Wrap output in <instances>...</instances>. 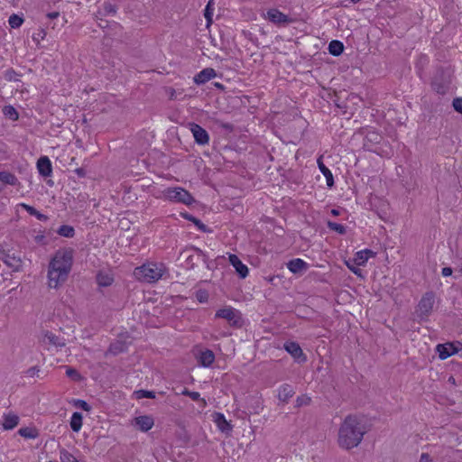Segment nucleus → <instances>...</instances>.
Wrapping results in <instances>:
<instances>
[{"instance_id": "f257e3e1", "label": "nucleus", "mask_w": 462, "mask_h": 462, "mask_svg": "<svg viewBox=\"0 0 462 462\" xmlns=\"http://www.w3.org/2000/svg\"><path fill=\"white\" fill-rule=\"evenodd\" d=\"M365 433L366 428L362 418L347 415L339 427L337 443L342 448L351 449L361 443Z\"/></svg>"}, {"instance_id": "f03ea898", "label": "nucleus", "mask_w": 462, "mask_h": 462, "mask_svg": "<svg viewBox=\"0 0 462 462\" xmlns=\"http://www.w3.org/2000/svg\"><path fill=\"white\" fill-rule=\"evenodd\" d=\"M73 263V250L66 248L58 250L49 264L48 284L51 288H58L66 282Z\"/></svg>"}, {"instance_id": "7ed1b4c3", "label": "nucleus", "mask_w": 462, "mask_h": 462, "mask_svg": "<svg viewBox=\"0 0 462 462\" xmlns=\"http://www.w3.org/2000/svg\"><path fill=\"white\" fill-rule=\"evenodd\" d=\"M165 271L166 268L162 263H147L136 267L134 271V275L141 282L151 283L160 280Z\"/></svg>"}, {"instance_id": "20e7f679", "label": "nucleus", "mask_w": 462, "mask_h": 462, "mask_svg": "<svg viewBox=\"0 0 462 462\" xmlns=\"http://www.w3.org/2000/svg\"><path fill=\"white\" fill-rule=\"evenodd\" d=\"M165 197L173 202H180L185 205H190L194 202V199L191 194L180 187L169 188L164 191Z\"/></svg>"}, {"instance_id": "39448f33", "label": "nucleus", "mask_w": 462, "mask_h": 462, "mask_svg": "<svg viewBox=\"0 0 462 462\" xmlns=\"http://www.w3.org/2000/svg\"><path fill=\"white\" fill-rule=\"evenodd\" d=\"M216 318L226 319L229 325L235 328H241L244 324L240 311L232 307L218 310Z\"/></svg>"}, {"instance_id": "423d86ee", "label": "nucleus", "mask_w": 462, "mask_h": 462, "mask_svg": "<svg viewBox=\"0 0 462 462\" xmlns=\"http://www.w3.org/2000/svg\"><path fill=\"white\" fill-rule=\"evenodd\" d=\"M0 261H3L14 272H19L23 266V260L20 254L11 251L2 250L0 252Z\"/></svg>"}, {"instance_id": "0eeeda50", "label": "nucleus", "mask_w": 462, "mask_h": 462, "mask_svg": "<svg viewBox=\"0 0 462 462\" xmlns=\"http://www.w3.org/2000/svg\"><path fill=\"white\" fill-rule=\"evenodd\" d=\"M265 18L278 26H285L295 22V19L289 17L275 8L267 11Z\"/></svg>"}, {"instance_id": "6e6552de", "label": "nucleus", "mask_w": 462, "mask_h": 462, "mask_svg": "<svg viewBox=\"0 0 462 462\" xmlns=\"http://www.w3.org/2000/svg\"><path fill=\"white\" fill-rule=\"evenodd\" d=\"M191 251L193 254H189L186 258L187 268L192 269L200 263H205L207 267L209 268L208 256L202 250L193 247Z\"/></svg>"}, {"instance_id": "1a4fd4ad", "label": "nucleus", "mask_w": 462, "mask_h": 462, "mask_svg": "<svg viewBox=\"0 0 462 462\" xmlns=\"http://www.w3.org/2000/svg\"><path fill=\"white\" fill-rule=\"evenodd\" d=\"M434 305V294L432 292L425 293L420 300L417 308V313L420 318L428 317Z\"/></svg>"}, {"instance_id": "9d476101", "label": "nucleus", "mask_w": 462, "mask_h": 462, "mask_svg": "<svg viewBox=\"0 0 462 462\" xmlns=\"http://www.w3.org/2000/svg\"><path fill=\"white\" fill-rule=\"evenodd\" d=\"M189 130L193 134L195 142L199 145H206L209 143V135L208 132L199 125L195 123L189 124Z\"/></svg>"}, {"instance_id": "9b49d317", "label": "nucleus", "mask_w": 462, "mask_h": 462, "mask_svg": "<svg viewBox=\"0 0 462 462\" xmlns=\"http://www.w3.org/2000/svg\"><path fill=\"white\" fill-rule=\"evenodd\" d=\"M284 349L299 362L306 361V356L298 343L293 341L286 342L284 343Z\"/></svg>"}, {"instance_id": "f8f14e48", "label": "nucleus", "mask_w": 462, "mask_h": 462, "mask_svg": "<svg viewBox=\"0 0 462 462\" xmlns=\"http://www.w3.org/2000/svg\"><path fill=\"white\" fill-rule=\"evenodd\" d=\"M432 89L439 95H445L449 89V81L442 76H436L431 83Z\"/></svg>"}, {"instance_id": "ddd939ff", "label": "nucleus", "mask_w": 462, "mask_h": 462, "mask_svg": "<svg viewBox=\"0 0 462 462\" xmlns=\"http://www.w3.org/2000/svg\"><path fill=\"white\" fill-rule=\"evenodd\" d=\"M229 263L235 267L238 275L244 279L248 275V268L236 254H229Z\"/></svg>"}, {"instance_id": "4468645a", "label": "nucleus", "mask_w": 462, "mask_h": 462, "mask_svg": "<svg viewBox=\"0 0 462 462\" xmlns=\"http://www.w3.org/2000/svg\"><path fill=\"white\" fill-rule=\"evenodd\" d=\"M217 76L216 70L212 68L202 69L194 77V82L198 85L204 84Z\"/></svg>"}, {"instance_id": "2eb2a0df", "label": "nucleus", "mask_w": 462, "mask_h": 462, "mask_svg": "<svg viewBox=\"0 0 462 462\" xmlns=\"http://www.w3.org/2000/svg\"><path fill=\"white\" fill-rule=\"evenodd\" d=\"M37 169L42 176H51L52 172V166L50 159L47 156L41 157L37 162Z\"/></svg>"}, {"instance_id": "dca6fc26", "label": "nucleus", "mask_w": 462, "mask_h": 462, "mask_svg": "<svg viewBox=\"0 0 462 462\" xmlns=\"http://www.w3.org/2000/svg\"><path fill=\"white\" fill-rule=\"evenodd\" d=\"M437 352L439 353V357L444 360L457 353V349L452 343L439 344L437 346Z\"/></svg>"}, {"instance_id": "f3484780", "label": "nucleus", "mask_w": 462, "mask_h": 462, "mask_svg": "<svg viewBox=\"0 0 462 462\" xmlns=\"http://www.w3.org/2000/svg\"><path fill=\"white\" fill-rule=\"evenodd\" d=\"M287 267L293 273H300L308 269V263L302 259L296 258L289 261Z\"/></svg>"}, {"instance_id": "a211bd4d", "label": "nucleus", "mask_w": 462, "mask_h": 462, "mask_svg": "<svg viewBox=\"0 0 462 462\" xmlns=\"http://www.w3.org/2000/svg\"><path fill=\"white\" fill-rule=\"evenodd\" d=\"M375 256V253L370 249L361 250L356 253L354 262L356 265H365L369 258Z\"/></svg>"}, {"instance_id": "6ab92c4d", "label": "nucleus", "mask_w": 462, "mask_h": 462, "mask_svg": "<svg viewBox=\"0 0 462 462\" xmlns=\"http://www.w3.org/2000/svg\"><path fill=\"white\" fill-rule=\"evenodd\" d=\"M135 424L142 431H148L154 424L152 417L148 415L139 416L135 418Z\"/></svg>"}, {"instance_id": "aec40b11", "label": "nucleus", "mask_w": 462, "mask_h": 462, "mask_svg": "<svg viewBox=\"0 0 462 462\" xmlns=\"http://www.w3.org/2000/svg\"><path fill=\"white\" fill-rule=\"evenodd\" d=\"M19 423V417L13 413L9 412L7 414H4V421L2 423L3 429L5 430H10L15 428Z\"/></svg>"}, {"instance_id": "412c9836", "label": "nucleus", "mask_w": 462, "mask_h": 462, "mask_svg": "<svg viewBox=\"0 0 462 462\" xmlns=\"http://www.w3.org/2000/svg\"><path fill=\"white\" fill-rule=\"evenodd\" d=\"M294 394V390L288 383L282 384L278 392V399L282 402H288L289 399Z\"/></svg>"}, {"instance_id": "4be33fe9", "label": "nucleus", "mask_w": 462, "mask_h": 462, "mask_svg": "<svg viewBox=\"0 0 462 462\" xmlns=\"http://www.w3.org/2000/svg\"><path fill=\"white\" fill-rule=\"evenodd\" d=\"M215 360V355L213 351L207 349L202 351L199 355V362L204 367L210 366Z\"/></svg>"}, {"instance_id": "5701e85b", "label": "nucleus", "mask_w": 462, "mask_h": 462, "mask_svg": "<svg viewBox=\"0 0 462 462\" xmlns=\"http://www.w3.org/2000/svg\"><path fill=\"white\" fill-rule=\"evenodd\" d=\"M318 165H319L320 171L326 178L328 187L332 188L334 186V178H333L332 172L330 171V170L328 167L325 166L321 158L318 159Z\"/></svg>"}, {"instance_id": "b1692460", "label": "nucleus", "mask_w": 462, "mask_h": 462, "mask_svg": "<svg viewBox=\"0 0 462 462\" xmlns=\"http://www.w3.org/2000/svg\"><path fill=\"white\" fill-rule=\"evenodd\" d=\"M215 422L222 432L232 430L230 423L226 420L222 413H215Z\"/></svg>"}, {"instance_id": "393cba45", "label": "nucleus", "mask_w": 462, "mask_h": 462, "mask_svg": "<svg viewBox=\"0 0 462 462\" xmlns=\"http://www.w3.org/2000/svg\"><path fill=\"white\" fill-rule=\"evenodd\" d=\"M18 434L23 438L34 439L39 437V430L35 427H24L19 429Z\"/></svg>"}, {"instance_id": "a878e982", "label": "nucleus", "mask_w": 462, "mask_h": 462, "mask_svg": "<svg viewBox=\"0 0 462 462\" xmlns=\"http://www.w3.org/2000/svg\"><path fill=\"white\" fill-rule=\"evenodd\" d=\"M44 339L47 340L49 344H51L56 347H63L66 346L65 339L60 338L51 332H46L44 335Z\"/></svg>"}, {"instance_id": "bb28decb", "label": "nucleus", "mask_w": 462, "mask_h": 462, "mask_svg": "<svg viewBox=\"0 0 462 462\" xmlns=\"http://www.w3.org/2000/svg\"><path fill=\"white\" fill-rule=\"evenodd\" d=\"M0 180L5 184L12 186L19 185V180L16 176L9 171H0Z\"/></svg>"}, {"instance_id": "cd10ccee", "label": "nucleus", "mask_w": 462, "mask_h": 462, "mask_svg": "<svg viewBox=\"0 0 462 462\" xmlns=\"http://www.w3.org/2000/svg\"><path fill=\"white\" fill-rule=\"evenodd\" d=\"M82 414L80 412H74L70 419V428L74 432H79L82 427Z\"/></svg>"}, {"instance_id": "c85d7f7f", "label": "nucleus", "mask_w": 462, "mask_h": 462, "mask_svg": "<svg viewBox=\"0 0 462 462\" xmlns=\"http://www.w3.org/2000/svg\"><path fill=\"white\" fill-rule=\"evenodd\" d=\"M344 51V45L341 42L334 40L328 44V51L333 56H339Z\"/></svg>"}, {"instance_id": "c756f323", "label": "nucleus", "mask_w": 462, "mask_h": 462, "mask_svg": "<svg viewBox=\"0 0 462 462\" xmlns=\"http://www.w3.org/2000/svg\"><path fill=\"white\" fill-rule=\"evenodd\" d=\"M126 350V346L122 341H116L110 344L108 352L112 355H118L120 353H123Z\"/></svg>"}, {"instance_id": "7c9ffc66", "label": "nucleus", "mask_w": 462, "mask_h": 462, "mask_svg": "<svg viewBox=\"0 0 462 462\" xmlns=\"http://www.w3.org/2000/svg\"><path fill=\"white\" fill-rule=\"evenodd\" d=\"M57 233L64 237L71 238L75 236V230L73 226L69 225H62L57 230Z\"/></svg>"}, {"instance_id": "2f4dec72", "label": "nucleus", "mask_w": 462, "mask_h": 462, "mask_svg": "<svg viewBox=\"0 0 462 462\" xmlns=\"http://www.w3.org/2000/svg\"><path fill=\"white\" fill-rule=\"evenodd\" d=\"M114 279L108 275L104 273H98L97 275V282L99 286L106 287L112 284Z\"/></svg>"}, {"instance_id": "473e14b6", "label": "nucleus", "mask_w": 462, "mask_h": 462, "mask_svg": "<svg viewBox=\"0 0 462 462\" xmlns=\"http://www.w3.org/2000/svg\"><path fill=\"white\" fill-rule=\"evenodd\" d=\"M4 115L9 119L15 121L18 119V112L13 106H5L3 108Z\"/></svg>"}, {"instance_id": "72a5a7b5", "label": "nucleus", "mask_w": 462, "mask_h": 462, "mask_svg": "<svg viewBox=\"0 0 462 462\" xmlns=\"http://www.w3.org/2000/svg\"><path fill=\"white\" fill-rule=\"evenodd\" d=\"M181 394L190 397L193 401H200L203 406L207 404L206 401L200 398V394L198 392H191L189 389L185 388L181 392Z\"/></svg>"}, {"instance_id": "f704fd0d", "label": "nucleus", "mask_w": 462, "mask_h": 462, "mask_svg": "<svg viewBox=\"0 0 462 462\" xmlns=\"http://www.w3.org/2000/svg\"><path fill=\"white\" fill-rule=\"evenodd\" d=\"M23 22V19L16 14H13L8 20L12 28H19Z\"/></svg>"}, {"instance_id": "c9c22d12", "label": "nucleus", "mask_w": 462, "mask_h": 462, "mask_svg": "<svg viewBox=\"0 0 462 462\" xmlns=\"http://www.w3.org/2000/svg\"><path fill=\"white\" fill-rule=\"evenodd\" d=\"M328 226L330 230H333L340 235H344L346 232V229L343 225L336 223V222L328 221Z\"/></svg>"}, {"instance_id": "e433bc0d", "label": "nucleus", "mask_w": 462, "mask_h": 462, "mask_svg": "<svg viewBox=\"0 0 462 462\" xmlns=\"http://www.w3.org/2000/svg\"><path fill=\"white\" fill-rule=\"evenodd\" d=\"M60 457L61 462H79L78 459L66 449L60 450Z\"/></svg>"}, {"instance_id": "4c0bfd02", "label": "nucleus", "mask_w": 462, "mask_h": 462, "mask_svg": "<svg viewBox=\"0 0 462 462\" xmlns=\"http://www.w3.org/2000/svg\"><path fill=\"white\" fill-rule=\"evenodd\" d=\"M66 374L68 377H69L70 379H72L75 382H79L82 379L80 374L76 369H74L72 367L67 368Z\"/></svg>"}, {"instance_id": "58836bf2", "label": "nucleus", "mask_w": 462, "mask_h": 462, "mask_svg": "<svg viewBox=\"0 0 462 462\" xmlns=\"http://www.w3.org/2000/svg\"><path fill=\"white\" fill-rule=\"evenodd\" d=\"M105 15H114L116 13V6L111 3L105 2L103 5Z\"/></svg>"}, {"instance_id": "ea45409f", "label": "nucleus", "mask_w": 462, "mask_h": 462, "mask_svg": "<svg viewBox=\"0 0 462 462\" xmlns=\"http://www.w3.org/2000/svg\"><path fill=\"white\" fill-rule=\"evenodd\" d=\"M135 394L138 399H141V398L153 399V398H155V393L152 391L139 390V391L135 392Z\"/></svg>"}, {"instance_id": "a19ab883", "label": "nucleus", "mask_w": 462, "mask_h": 462, "mask_svg": "<svg viewBox=\"0 0 462 462\" xmlns=\"http://www.w3.org/2000/svg\"><path fill=\"white\" fill-rule=\"evenodd\" d=\"M196 299L201 302H207L208 300V293L206 290H198L195 293Z\"/></svg>"}, {"instance_id": "79ce46f5", "label": "nucleus", "mask_w": 462, "mask_h": 462, "mask_svg": "<svg viewBox=\"0 0 462 462\" xmlns=\"http://www.w3.org/2000/svg\"><path fill=\"white\" fill-rule=\"evenodd\" d=\"M212 1L213 0H209V2L208 3V5L206 6V9H205V17L207 19L208 24L212 23V14H213V10L211 9Z\"/></svg>"}, {"instance_id": "37998d69", "label": "nucleus", "mask_w": 462, "mask_h": 462, "mask_svg": "<svg viewBox=\"0 0 462 462\" xmlns=\"http://www.w3.org/2000/svg\"><path fill=\"white\" fill-rule=\"evenodd\" d=\"M74 405L78 408L82 409L83 411H89L91 410L90 405L83 400H75Z\"/></svg>"}, {"instance_id": "c03bdc74", "label": "nucleus", "mask_w": 462, "mask_h": 462, "mask_svg": "<svg viewBox=\"0 0 462 462\" xmlns=\"http://www.w3.org/2000/svg\"><path fill=\"white\" fill-rule=\"evenodd\" d=\"M452 105L457 112L462 113V97L455 98Z\"/></svg>"}, {"instance_id": "a18cd8bd", "label": "nucleus", "mask_w": 462, "mask_h": 462, "mask_svg": "<svg viewBox=\"0 0 462 462\" xmlns=\"http://www.w3.org/2000/svg\"><path fill=\"white\" fill-rule=\"evenodd\" d=\"M19 206L21 208H23V209H25L31 216H33L35 214V212L37 211V209L30 205H27L25 203H21L19 204Z\"/></svg>"}, {"instance_id": "49530a36", "label": "nucleus", "mask_w": 462, "mask_h": 462, "mask_svg": "<svg viewBox=\"0 0 462 462\" xmlns=\"http://www.w3.org/2000/svg\"><path fill=\"white\" fill-rule=\"evenodd\" d=\"M193 223L195 224V226L202 232H208V229L207 227V226L205 224H203L199 219L198 218H195L193 220Z\"/></svg>"}, {"instance_id": "de8ad7c7", "label": "nucleus", "mask_w": 462, "mask_h": 462, "mask_svg": "<svg viewBox=\"0 0 462 462\" xmlns=\"http://www.w3.org/2000/svg\"><path fill=\"white\" fill-rule=\"evenodd\" d=\"M17 74L15 73L14 70L13 69H9L5 72V79H8V80H15V76Z\"/></svg>"}, {"instance_id": "09e8293b", "label": "nucleus", "mask_w": 462, "mask_h": 462, "mask_svg": "<svg viewBox=\"0 0 462 462\" xmlns=\"http://www.w3.org/2000/svg\"><path fill=\"white\" fill-rule=\"evenodd\" d=\"M420 462H434L428 453H422L420 457Z\"/></svg>"}, {"instance_id": "8fccbe9b", "label": "nucleus", "mask_w": 462, "mask_h": 462, "mask_svg": "<svg viewBox=\"0 0 462 462\" xmlns=\"http://www.w3.org/2000/svg\"><path fill=\"white\" fill-rule=\"evenodd\" d=\"M453 270L451 267H444L442 268L441 274L445 277L452 275Z\"/></svg>"}, {"instance_id": "3c124183", "label": "nucleus", "mask_w": 462, "mask_h": 462, "mask_svg": "<svg viewBox=\"0 0 462 462\" xmlns=\"http://www.w3.org/2000/svg\"><path fill=\"white\" fill-rule=\"evenodd\" d=\"M37 219L41 220V221H46L48 219V217L42 214L41 212H39L38 210L35 212V214L33 215Z\"/></svg>"}, {"instance_id": "603ef678", "label": "nucleus", "mask_w": 462, "mask_h": 462, "mask_svg": "<svg viewBox=\"0 0 462 462\" xmlns=\"http://www.w3.org/2000/svg\"><path fill=\"white\" fill-rule=\"evenodd\" d=\"M26 373L30 376H34L35 374H37L39 373V369L36 366H32V367L29 368Z\"/></svg>"}, {"instance_id": "864d4df0", "label": "nucleus", "mask_w": 462, "mask_h": 462, "mask_svg": "<svg viewBox=\"0 0 462 462\" xmlns=\"http://www.w3.org/2000/svg\"><path fill=\"white\" fill-rule=\"evenodd\" d=\"M182 217L187 219V220H189L191 222H193V220L196 218L195 217H193L192 215L189 214V213H181Z\"/></svg>"}, {"instance_id": "5fc2aeb1", "label": "nucleus", "mask_w": 462, "mask_h": 462, "mask_svg": "<svg viewBox=\"0 0 462 462\" xmlns=\"http://www.w3.org/2000/svg\"><path fill=\"white\" fill-rule=\"evenodd\" d=\"M59 15H60V14L58 12H52V13H49L47 14L48 18H50V19L57 18Z\"/></svg>"}, {"instance_id": "6e6d98bb", "label": "nucleus", "mask_w": 462, "mask_h": 462, "mask_svg": "<svg viewBox=\"0 0 462 462\" xmlns=\"http://www.w3.org/2000/svg\"><path fill=\"white\" fill-rule=\"evenodd\" d=\"M43 239H44V236H42V235H38L35 236V241L37 243H41Z\"/></svg>"}, {"instance_id": "4d7b16f0", "label": "nucleus", "mask_w": 462, "mask_h": 462, "mask_svg": "<svg viewBox=\"0 0 462 462\" xmlns=\"http://www.w3.org/2000/svg\"><path fill=\"white\" fill-rule=\"evenodd\" d=\"M76 172L80 177L84 176V170L82 168L77 169Z\"/></svg>"}, {"instance_id": "13d9d810", "label": "nucleus", "mask_w": 462, "mask_h": 462, "mask_svg": "<svg viewBox=\"0 0 462 462\" xmlns=\"http://www.w3.org/2000/svg\"><path fill=\"white\" fill-rule=\"evenodd\" d=\"M348 267H349V269H350V270H352V272H353L354 273H356V274H358V273L360 272V270H359V269L352 268V267H351V266H349V265H348Z\"/></svg>"}, {"instance_id": "bf43d9fd", "label": "nucleus", "mask_w": 462, "mask_h": 462, "mask_svg": "<svg viewBox=\"0 0 462 462\" xmlns=\"http://www.w3.org/2000/svg\"><path fill=\"white\" fill-rule=\"evenodd\" d=\"M215 86L217 88H220V89H224V86L220 83H215Z\"/></svg>"}, {"instance_id": "052dcab7", "label": "nucleus", "mask_w": 462, "mask_h": 462, "mask_svg": "<svg viewBox=\"0 0 462 462\" xmlns=\"http://www.w3.org/2000/svg\"><path fill=\"white\" fill-rule=\"evenodd\" d=\"M174 94H175V90L174 89H171V99L175 98Z\"/></svg>"}, {"instance_id": "680f3d73", "label": "nucleus", "mask_w": 462, "mask_h": 462, "mask_svg": "<svg viewBox=\"0 0 462 462\" xmlns=\"http://www.w3.org/2000/svg\"><path fill=\"white\" fill-rule=\"evenodd\" d=\"M331 213L334 215V216H337L339 213H338V210L337 209H332Z\"/></svg>"}, {"instance_id": "e2e57ef3", "label": "nucleus", "mask_w": 462, "mask_h": 462, "mask_svg": "<svg viewBox=\"0 0 462 462\" xmlns=\"http://www.w3.org/2000/svg\"><path fill=\"white\" fill-rule=\"evenodd\" d=\"M448 381H449L450 383H455V379H454V377H453V376H450V377L448 378Z\"/></svg>"}, {"instance_id": "0e129e2a", "label": "nucleus", "mask_w": 462, "mask_h": 462, "mask_svg": "<svg viewBox=\"0 0 462 462\" xmlns=\"http://www.w3.org/2000/svg\"><path fill=\"white\" fill-rule=\"evenodd\" d=\"M351 1H352V3L356 4V3L359 2L360 0H351Z\"/></svg>"}, {"instance_id": "69168bd1", "label": "nucleus", "mask_w": 462, "mask_h": 462, "mask_svg": "<svg viewBox=\"0 0 462 462\" xmlns=\"http://www.w3.org/2000/svg\"><path fill=\"white\" fill-rule=\"evenodd\" d=\"M458 272L462 273V267L458 270Z\"/></svg>"}]
</instances>
